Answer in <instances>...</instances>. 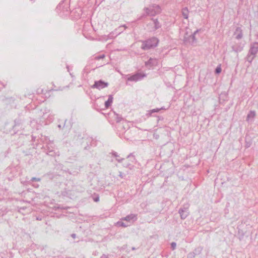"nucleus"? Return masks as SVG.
Listing matches in <instances>:
<instances>
[{
	"label": "nucleus",
	"instance_id": "f257e3e1",
	"mask_svg": "<svg viewBox=\"0 0 258 258\" xmlns=\"http://www.w3.org/2000/svg\"><path fill=\"white\" fill-rule=\"evenodd\" d=\"M159 40L156 37H152L142 42L141 48L147 50L153 48L157 46Z\"/></svg>",
	"mask_w": 258,
	"mask_h": 258
},
{
	"label": "nucleus",
	"instance_id": "f03ea898",
	"mask_svg": "<svg viewBox=\"0 0 258 258\" xmlns=\"http://www.w3.org/2000/svg\"><path fill=\"white\" fill-rule=\"evenodd\" d=\"M258 52V43L254 42L250 44L248 53L246 56V60L251 63Z\"/></svg>",
	"mask_w": 258,
	"mask_h": 258
},
{
	"label": "nucleus",
	"instance_id": "7ed1b4c3",
	"mask_svg": "<svg viewBox=\"0 0 258 258\" xmlns=\"http://www.w3.org/2000/svg\"><path fill=\"white\" fill-rule=\"evenodd\" d=\"M145 77H146V75L145 74L137 73L134 75L128 76L126 79L128 81L137 82L142 80Z\"/></svg>",
	"mask_w": 258,
	"mask_h": 258
},
{
	"label": "nucleus",
	"instance_id": "20e7f679",
	"mask_svg": "<svg viewBox=\"0 0 258 258\" xmlns=\"http://www.w3.org/2000/svg\"><path fill=\"white\" fill-rule=\"evenodd\" d=\"M198 32V30H197L194 33V34L190 35H188L187 33H186L183 38L184 43H188L191 45H194L196 43L195 35Z\"/></svg>",
	"mask_w": 258,
	"mask_h": 258
},
{
	"label": "nucleus",
	"instance_id": "39448f33",
	"mask_svg": "<svg viewBox=\"0 0 258 258\" xmlns=\"http://www.w3.org/2000/svg\"><path fill=\"white\" fill-rule=\"evenodd\" d=\"M109 84L102 80L95 81L94 84L91 86L93 89L96 88L101 90L108 86Z\"/></svg>",
	"mask_w": 258,
	"mask_h": 258
},
{
	"label": "nucleus",
	"instance_id": "423d86ee",
	"mask_svg": "<svg viewBox=\"0 0 258 258\" xmlns=\"http://www.w3.org/2000/svg\"><path fill=\"white\" fill-rule=\"evenodd\" d=\"M115 127L118 132H120L119 136L122 133H125V132L129 128V126L127 122L125 120H123L121 123H118L115 125Z\"/></svg>",
	"mask_w": 258,
	"mask_h": 258
},
{
	"label": "nucleus",
	"instance_id": "0eeeda50",
	"mask_svg": "<svg viewBox=\"0 0 258 258\" xmlns=\"http://www.w3.org/2000/svg\"><path fill=\"white\" fill-rule=\"evenodd\" d=\"M146 13L150 15H154L160 12L161 9L158 5H154L152 7L145 9Z\"/></svg>",
	"mask_w": 258,
	"mask_h": 258
},
{
	"label": "nucleus",
	"instance_id": "6e6552de",
	"mask_svg": "<svg viewBox=\"0 0 258 258\" xmlns=\"http://www.w3.org/2000/svg\"><path fill=\"white\" fill-rule=\"evenodd\" d=\"M178 213L180 214L181 219H185L189 214L188 209L187 208H180Z\"/></svg>",
	"mask_w": 258,
	"mask_h": 258
},
{
	"label": "nucleus",
	"instance_id": "1a4fd4ad",
	"mask_svg": "<svg viewBox=\"0 0 258 258\" xmlns=\"http://www.w3.org/2000/svg\"><path fill=\"white\" fill-rule=\"evenodd\" d=\"M158 60L156 58H150V59L145 62L146 67L150 68L153 66L157 65Z\"/></svg>",
	"mask_w": 258,
	"mask_h": 258
},
{
	"label": "nucleus",
	"instance_id": "9d476101",
	"mask_svg": "<svg viewBox=\"0 0 258 258\" xmlns=\"http://www.w3.org/2000/svg\"><path fill=\"white\" fill-rule=\"evenodd\" d=\"M234 35L235 36V38L238 40L241 39L242 38L243 33L241 27H238L236 28L234 32Z\"/></svg>",
	"mask_w": 258,
	"mask_h": 258
},
{
	"label": "nucleus",
	"instance_id": "9b49d317",
	"mask_svg": "<svg viewBox=\"0 0 258 258\" xmlns=\"http://www.w3.org/2000/svg\"><path fill=\"white\" fill-rule=\"evenodd\" d=\"M122 220L125 221L127 223H131V221H135L137 220L136 215L135 214H130L126 216L124 218L122 219Z\"/></svg>",
	"mask_w": 258,
	"mask_h": 258
},
{
	"label": "nucleus",
	"instance_id": "f8f14e48",
	"mask_svg": "<svg viewBox=\"0 0 258 258\" xmlns=\"http://www.w3.org/2000/svg\"><path fill=\"white\" fill-rule=\"evenodd\" d=\"M153 24L154 25V27L150 30V31H154L157 29H158L161 27V24L158 21L157 19H152Z\"/></svg>",
	"mask_w": 258,
	"mask_h": 258
},
{
	"label": "nucleus",
	"instance_id": "ddd939ff",
	"mask_svg": "<svg viewBox=\"0 0 258 258\" xmlns=\"http://www.w3.org/2000/svg\"><path fill=\"white\" fill-rule=\"evenodd\" d=\"M55 149V145L53 142L49 140L46 142V147L44 148L45 152L46 151H49Z\"/></svg>",
	"mask_w": 258,
	"mask_h": 258
},
{
	"label": "nucleus",
	"instance_id": "4468645a",
	"mask_svg": "<svg viewBox=\"0 0 258 258\" xmlns=\"http://www.w3.org/2000/svg\"><path fill=\"white\" fill-rule=\"evenodd\" d=\"M113 96L112 95H109L108 96V98L107 101L105 102L104 106L106 108H108L112 104L113 102Z\"/></svg>",
	"mask_w": 258,
	"mask_h": 258
},
{
	"label": "nucleus",
	"instance_id": "2eb2a0df",
	"mask_svg": "<svg viewBox=\"0 0 258 258\" xmlns=\"http://www.w3.org/2000/svg\"><path fill=\"white\" fill-rule=\"evenodd\" d=\"M15 124L13 126V128L14 130H17L18 127H20V128L22 127V121L20 118H17L15 120Z\"/></svg>",
	"mask_w": 258,
	"mask_h": 258
},
{
	"label": "nucleus",
	"instance_id": "dca6fc26",
	"mask_svg": "<svg viewBox=\"0 0 258 258\" xmlns=\"http://www.w3.org/2000/svg\"><path fill=\"white\" fill-rule=\"evenodd\" d=\"M164 109L163 107H161L160 108H155L148 111L147 113V115L148 116H151L153 113L158 112L160 110Z\"/></svg>",
	"mask_w": 258,
	"mask_h": 258
},
{
	"label": "nucleus",
	"instance_id": "f3484780",
	"mask_svg": "<svg viewBox=\"0 0 258 258\" xmlns=\"http://www.w3.org/2000/svg\"><path fill=\"white\" fill-rule=\"evenodd\" d=\"M113 113L115 115L116 124H118V123H121L123 122V120H124L120 115L116 114L115 112H113Z\"/></svg>",
	"mask_w": 258,
	"mask_h": 258
},
{
	"label": "nucleus",
	"instance_id": "a211bd4d",
	"mask_svg": "<svg viewBox=\"0 0 258 258\" xmlns=\"http://www.w3.org/2000/svg\"><path fill=\"white\" fill-rule=\"evenodd\" d=\"M188 10L187 8L185 7L182 9V15L184 19H187L188 18Z\"/></svg>",
	"mask_w": 258,
	"mask_h": 258
},
{
	"label": "nucleus",
	"instance_id": "6ab92c4d",
	"mask_svg": "<svg viewBox=\"0 0 258 258\" xmlns=\"http://www.w3.org/2000/svg\"><path fill=\"white\" fill-rule=\"evenodd\" d=\"M255 116V112L254 111H250L247 115V120H249L250 118H253Z\"/></svg>",
	"mask_w": 258,
	"mask_h": 258
},
{
	"label": "nucleus",
	"instance_id": "aec40b11",
	"mask_svg": "<svg viewBox=\"0 0 258 258\" xmlns=\"http://www.w3.org/2000/svg\"><path fill=\"white\" fill-rule=\"evenodd\" d=\"M78 139H79V140H81V139H82V140H84L86 141V143H88V142H90L92 139L90 138H89V137H86L84 136V135L83 136H81V135H79L78 137Z\"/></svg>",
	"mask_w": 258,
	"mask_h": 258
},
{
	"label": "nucleus",
	"instance_id": "412c9836",
	"mask_svg": "<svg viewBox=\"0 0 258 258\" xmlns=\"http://www.w3.org/2000/svg\"><path fill=\"white\" fill-rule=\"evenodd\" d=\"M117 225L118 226H121V227H127V226L130 225V224L128 223H127L126 222H122V221H118L117 223Z\"/></svg>",
	"mask_w": 258,
	"mask_h": 258
},
{
	"label": "nucleus",
	"instance_id": "4be33fe9",
	"mask_svg": "<svg viewBox=\"0 0 258 258\" xmlns=\"http://www.w3.org/2000/svg\"><path fill=\"white\" fill-rule=\"evenodd\" d=\"M45 153L48 155L51 156H54L56 154V153L55 151V149L52 150H49V151H46Z\"/></svg>",
	"mask_w": 258,
	"mask_h": 258
},
{
	"label": "nucleus",
	"instance_id": "5701e85b",
	"mask_svg": "<svg viewBox=\"0 0 258 258\" xmlns=\"http://www.w3.org/2000/svg\"><path fill=\"white\" fill-rule=\"evenodd\" d=\"M123 167L125 168H128L130 169H132L133 167V166L128 162H124L123 163Z\"/></svg>",
	"mask_w": 258,
	"mask_h": 258
},
{
	"label": "nucleus",
	"instance_id": "b1692460",
	"mask_svg": "<svg viewBox=\"0 0 258 258\" xmlns=\"http://www.w3.org/2000/svg\"><path fill=\"white\" fill-rule=\"evenodd\" d=\"M221 71H222V70H221V66L219 65V66H217V68H216L215 73L216 74H219L221 72Z\"/></svg>",
	"mask_w": 258,
	"mask_h": 258
},
{
	"label": "nucleus",
	"instance_id": "393cba45",
	"mask_svg": "<svg viewBox=\"0 0 258 258\" xmlns=\"http://www.w3.org/2000/svg\"><path fill=\"white\" fill-rule=\"evenodd\" d=\"M196 255V253L193 252H190L187 255V258H194Z\"/></svg>",
	"mask_w": 258,
	"mask_h": 258
},
{
	"label": "nucleus",
	"instance_id": "a878e982",
	"mask_svg": "<svg viewBox=\"0 0 258 258\" xmlns=\"http://www.w3.org/2000/svg\"><path fill=\"white\" fill-rule=\"evenodd\" d=\"M127 158H130L132 162H134L135 160V156H133L132 153L127 156Z\"/></svg>",
	"mask_w": 258,
	"mask_h": 258
},
{
	"label": "nucleus",
	"instance_id": "bb28decb",
	"mask_svg": "<svg viewBox=\"0 0 258 258\" xmlns=\"http://www.w3.org/2000/svg\"><path fill=\"white\" fill-rule=\"evenodd\" d=\"M176 247V243L175 242H172L171 243V248L172 250H174Z\"/></svg>",
	"mask_w": 258,
	"mask_h": 258
},
{
	"label": "nucleus",
	"instance_id": "cd10ccee",
	"mask_svg": "<svg viewBox=\"0 0 258 258\" xmlns=\"http://www.w3.org/2000/svg\"><path fill=\"white\" fill-rule=\"evenodd\" d=\"M40 178L36 177H32L31 179L32 181H40Z\"/></svg>",
	"mask_w": 258,
	"mask_h": 258
},
{
	"label": "nucleus",
	"instance_id": "c85d7f7f",
	"mask_svg": "<svg viewBox=\"0 0 258 258\" xmlns=\"http://www.w3.org/2000/svg\"><path fill=\"white\" fill-rule=\"evenodd\" d=\"M104 57H105L104 54H102V55H100L96 56L95 58L96 59L99 60L100 59L103 58Z\"/></svg>",
	"mask_w": 258,
	"mask_h": 258
},
{
	"label": "nucleus",
	"instance_id": "c756f323",
	"mask_svg": "<svg viewBox=\"0 0 258 258\" xmlns=\"http://www.w3.org/2000/svg\"><path fill=\"white\" fill-rule=\"evenodd\" d=\"M119 176L121 178H123L125 177V175L123 173H122L121 171H119Z\"/></svg>",
	"mask_w": 258,
	"mask_h": 258
},
{
	"label": "nucleus",
	"instance_id": "7c9ffc66",
	"mask_svg": "<svg viewBox=\"0 0 258 258\" xmlns=\"http://www.w3.org/2000/svg\"><path fill=\"white\" fill-rule=\"evenodd\" d=\"M50 111V110L48 109H45L44 110V116H45L47 113H49Z\"/></svg>",
	"mask_w": 258,
	"mask_h": 258
},
{
	"label": "nucleus",
	"instance_id": "2f4dec72",
	"mask_svg": "<svg viewBox=\"0 0 258 258\" xmlns=\"http://www.w3.org/2000/svg\"><path fill=\"white\" fill-rule=\"evenodd\" d=\"M112 155L114 157H116V158H117V157H118L119 156H118V154H117V152H113L112 153Z\"/></svg>",
	"mask_w": 258,
	"mask_h": 258
},
{
	"label": "nucleus",
	"instance_id": "473e14b6",
	"mask_svg": "<svg viewBox=\"0 0 258 258\" xmlns=\"http://www.w3.org/2000/svg\"><path fill=\"white\" fill-rule=\"evenodd\" d=\"M116 161H117L118 162L120 163L121 162H122L124 160V158H120V159H119V158H116Z\"/></svg>",
	"mask_w": 258,
	"mask_h": 258
},
{
	"label": "nucleus",
	"instance_id": "72a5a7b5",
	"mask_svg": "<svg viewBox=\"0 0 258 258\" xmlns=\"http://www.w3.org/2000/svg\"><path fill=\"white\" fill-rule=\"evenodd\" d=\"M61 7V4H59V5H58L56 7V9L57 10H60Z\"/></svg>",
	"mask_w": 258,
	"mask_h": 258
},
{
	"label": "nucleus",
	"instance_id": "f704fd0d",
	"mask_svg": "<svg viewBox=\"0 0 258 258\" xmlns=\"http://www.w3.org/2000/svg\"><path fill=\"white\" fill-rule=\"evenodd\" d=\"M99 197H97V198H95L94 199V201L95 202H98V201H99Z\"/></svg>",
	"mask_w": 258,
	"mask_h": 258
},
{
	"label": "nucleus",
	"instance_id": "c9c22d12",
	"mask_svg": "<svg viewBox=\"0 0 258 258\" xmlns=\"http://www.w3.org/2000/svg\"><path fill=\"white\" fill-rule=\"evenodd\" d=\"M101 258H108V255H106L103 254V255L101 257Z\"/></svg>",
	"mask_w": 258,
	"mask_h": 258
},
{
	"label": "nucleus",
	"instance_id": "e433bc0d",
	"mask_svg": "<svg viewBox=\"0 0 258 258\" xmlns=\"http://www.w3.org/2000/svg\"><path fill=\"white\" fill-rule=\"evenodd\" d=\"M122 27H124L125 29L126 28L125 25H122V26H121L119 27H118V29H120L122 28Z\"/></svg>",
	"mask_w": 258,
	"mask_h": 258
},
{
	"label": "nucleus",
	"instance_id": "4c0bfd02",
	"mask_svg": "<svg viewBox=\"0 0 258 258\" xmlns=\"http://www.w3.org/2000/svg\"><path fill=\"white\" fill-rule=\"evenodd\" d=\"M71 236H72L73 238H75L76 237V234H74V233H73V234H72L71 235Z\"/></svg>",
	"mask_w": 258,
	"mask_h": 258
},
{
	"label": "nucleus",
	"instance_id": "58836bf2",
	"mask_svg": "<svg viewBox=\"0 0 258 258\" xmlns=\"http://www.w3.org/2000/svg\"><path fill=\"white\" fill-rule=\"evenodd\" d=\"M249 146H250V144H248V143H246V147L247 148H248Z\"/></svg>",
	"mask_w": 258,
	"mask_h": 258
},
{
	"label": "nucleus",
	"instance_id": "ea45409f",
	"mask_svg": "<svg viewBox=\"0 0 258 258\" xmlns=\"http://www.w3.org/2000/svg\"><path fill=\"white\" fill-rule=\"evenodd\" d=\"M58 127L59 128H62L61 125L60 124H58Z\"/></svg>",
	"mask_w": 258,
	"mask_h": 258
},
{
	"label": "nucleus",
	"instance_id": "a19ab883",
	"mask_svg": "<svg viewBox=\"0 0 258 258\" xmlns=\"http://www.w3.org/2000/svg\"><path fill=\"white\" fill-rule=\"evenodd\" d=\"M132 249L133 250H135V249H136V248H135V247H133L132 248Z\"/></svg>",
	"mask_w": 258,
	"mask_h": 258
},
{
	"label": "nucleus",
	"instance_id": "79ce46f5",
	"mask_svg": "<svg viewBox=\"0 0 258 258\" xmlns=\"http://www.w3.org/2000/svg\"><path fill=\"white\" fill-rule=\"evenodd\" d=\"M88 147V145L87 146H85V147H84V149H86H86H87V147Z\"/></svg>",
	"mask_w": 258,
	"mask_h": 258
},
{
	"label": "nucleus",
	"instance_id": "37998d69",
	"mask_svg": "<svg viewBox=\"0 0 258 258\" xmlns=\"http://www.w3.org/2000/svg\"><path fill=\"white\" fill-rule=\"evenodd\" d=\"M66 121H67V120H65V122H64V124H63V127H64Z\"/></svg>",
	"mask_w": 258,
	"mask_h": 258
},
{
	"label": "nucleus",
	"instance_id": "c03bdc74",
	"mask_svg": "<svg viewBox=\"0 0 258 258\" xmlns=\"http://www.w3.org/2000/svg\"><path fill=\"white\" fill-rule=\"evenodd\" d=\"M24 209H25V208H24V207H23V208H20V210H24Z\"/></svg>",
	"mask_w": 258,
	"mask_h": 258
},
{
	"label": "nucleus",
	"instance_id": "a18cd8bd",
	"mask_svg": "<svg viewBox=\"0 0 258 258\" xmlns=\"http://www.w3.org/2000/svg\"><path fill=\"white\" fill-rule=\"evenodd\" d=\"M67 15H68V14H69V11L67 10Z\"/></svg>",
	"mask_w": 258,
	"mask_h": 258
},
{
	"label": "nucleus",
	"instance_id": "49530a36",
	"mask_svg": "<svg viewBox=\"0 0 258 258\" xmlns=\"http://www.w3.org/2000/svg\"><path fill=\"white\" fill-rule=\"evenodd\" d=\"M111 35V33H110V34L109 35V38H111V36H110Z\"/></svg>",
	"mask_w": 258,
	"mask_h": 258
}]
</instances>
